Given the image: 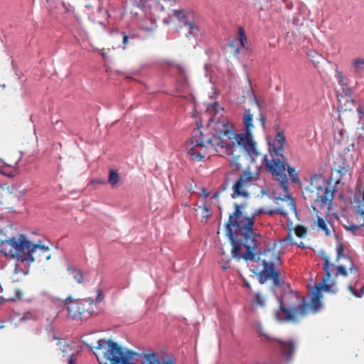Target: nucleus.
Masks as SVG:
<instances>
[{"label": "nucleus", "instance_id": "obj_51", "mask_svg": "<svg viewBox=\"0 0 364 364\" xmlns=\"http://www.w3.org/2000/svg\"><path fill=\"white\" fill-rule=\"evenodd\" d=\"M245 286H246L247 287H248V288H250V284H247V283H245Z\"/></svg>", "mask_w": 364, "mask_h": 364}, {"label": "nucleus", "instance_id": "obj_10", "mask_svg": "<svg viewBox=\"0 0 364 364\" xmlns=\"http://www.w3.org/2000/svg\"><path fill=\"white\" fill-rule=\"evenodd\" d=\"M320 255L323 261V270L325 275L323 278V282L330 280L332 274L335 277L343 276L346 277L348 275V268L343 265L335 266L333 263L330 262L329 257L324 252H321Z\"/></svg>", "mask_w": 364, "mask_h": 364}, {"label": "nucleus", "instance_id": "obj_22", "mask_svg": "<svg viewBox=\"0 0 364 364\" xmlns=\"http://www.w3.org/2000/svg\"><path fill=\"white\" fill-rule=\"evenodd\" d=\"M352 65L355 74H361L363 72H364V58H358L353 59L352 60Z\"/></svg>", "mask_w": 364, "mask_h": 364}, {"label": "nucleus", "instance_id": "obj_40", "mask_svg": "<svg viewBox=\"0 0 364 364\" xmlns=\"http://www.w3.org/2000/svg\"><path fill=\"white\" fill-rule=\"evenodd\" d=\"M348 261L350 262V265H349L348 269H349L350 272H353L354 271V269H355L354 268V264H353V262L350 259L349 257H348Z\"/></svg>", "mask_w": 364, "mask_h": 364}, {"label": "nucleus", "instance_id": "obj_18", "mask_svg": "<svg viewBox=\"0 0 364 364\" xmlns=\"http://www.w3.org/2000/svg\"><path fill=\"white\" fill-rule=\"evenodd\" d=\"M334 168L338 173L343 176L347 174L350 171V164L342 157H339L337 161L334 163Z\"/></svg>", "mask_w": 364, "mask_h": 364}, {"label": "nucleus", "instance_id": "obj_25", "mask_svg": "<svg viewBox=\"0 0 364 364\" xmlns=\"http://www.w3.org/2000/svg\"><path fill=\"white\" fill-rule=\"evenodd\" d=\"M316 224L318 228L321 230L325 232L326 235H331L330 229L328 227V225L326 223V221L324 220L323 218H320L319 216L317 217V221Z\"/></svg>", "mask_w": 364, "mask_h": 364}, {"label": "nucleus", "instance_id": "obj_43", "mask_svg": "<svg viewBox=\"0 0 364 364\" xmlns=\"http://www.w3.org/2000/svg\"><path fill=\"white\" fill-rule=\"evenodd\" d=\"M68 301V297H66L63 301L58 300L60 306H62L63 304L65 305Z\"/></svg>", "mask_w": 364, "mask_h": 364}, {"label": "nucleus", "instance_id": "obj_15", "mask_svg": "<svg viewBox=\"0 0 364 364\" xmlns=\"http://www.w3.org/2000/svg\"><path fill=\"white\" fill-rule=\"evenodd\" d=\"M141 364H175V360L173 357L160 360L156 353H151L144 355Z\"/></svg>", "mask_w": 364, "mask_h": 364}, {"label": "nucleus", "instance_id": "obj_9", "mask_svg": "<svg viewBox=\"0 0 364 364\" xmlns=\"http://www.w3.org/2000/svg\"><path fill=\"white\" fill-rule=\"evenodd\" d=\"M257 178V175L252 171L248 169L245 170L232 186V197L233 198L247 197L249 196L248 188L251 186L252 182Z\"/></svg>", "mask_w": 364, "mask_h": 364}, {"label": "nucleus", "instance_id": "obj_27", "mask_svg": "<svg viewBox=\"0 0 364 364\" xmlns=\"http://www.w3.org/2000/svg\"><path fill=\"white\" fill-rule=\"evenodd\" d=\"M240 156H233L230 165L233 171H238L241 168V163L240 162Z\"/></svg>", "mask_w": 364, "mask_h": 364}, {"label": "nucleus", "instance_id": "obj_38", "mask_svg": "<svg viewBox=\"0 0 364 364\" xmlns=\"http://www.w3.org/2000/svg\"><path fill=\"white\" fill-rule=\"evenodd\" d=\"M103 300V295L101 289L97 290V301H102Z\"/></svg>", "mask_w": 364, "mask_h": 364}, {"label": "nucleus", "instance_id": "obj_31", "mask_svg": "<svg viewBox=\"0 0 364 364\" xmlns=\"http://www.w3.org/2000/svg\"><path fill=\"white\" fill-rule=\"evenodd\" d=\"M348 290L357 298H361L363 296V291L364 290V287L361 288L360 291H358L355 288L349 285L348 287Z\"/></svg>", "mask_w": 364, "mask_h": 364}, {"label": "nucleus", "instance_id": "obj_20", "mask_svg": "<svg viewBox=\"0 0 364 364\" xmlns=\"http://www.w3.org/2000/svg\"><path fill=\"white\" fill-rule=\"evenodd\" d=\"M120 176L115 170H110L108 176V183L112 188H117L119 186Z\"/></svg>", "mask_w": 364, "mask_h": 364}, {"label": "nucleus", "instance_id": "obj_8", "mask_svg": "<svg viewBox=\"0 0 364 364\" xmlns=\"http://www.w3.org/2000/svg\"><path fill=\"white\" fill-rule=\"evenodd\" d=\"M267 253L271 254L273 256V259H264L262 261L264 269L259 273V280L261 284H264L268 279H272L273 281L274 286L277 287L280 284V273L275 267V264L280 263L281 259L276 253L272 252L270 250H268Z\"/></svg>", "mask_w": 364, "mask_h": 364}, {"label": "nucleus", "instance_id": "obj_13", "mask_svg": "<svg viewBox=\"0 0 364 364\" xmlns=\"http://www.w3.org/2000/svg\"><path fill=\"white\" fill-rule=\"evenodd\" d=\"M82 301H73L70 296V318L80 320L87 319L90 315L88 309H85Z\"/></svg>", "mask_w": 364, "mask_h": 364}, {"label": "nucleus", "instance_id": "obj_55", "mask_svg": "<svg viewBox=\"0 0 364 364\" xmlns=\"http://www.w3.org/2000/svg\"><path fill=\"white\" fill-rule=\"evenodd\" d=\"M3 326H0V328H1Z\"/></svg>", "mask_w": 364, "mask_h": 364}, {"label": "nucleus", "instance_id": "obj_16", "mask_svg": "<svg viewBox=\"0 0 364 364\" xmlns=\"http://www.w3.org/2000/svg\"><path fill=\"white\" fill-rule=\"evenodd\" d=\"M184 28L187 30L186 36L188 38H195L200 32L199 26L193 21H186Z\"/></svg>", "mask_w": 364, "mask_h": 364}, {"label": "nucleus", "instance_id": "obj_12", "mask_svg": "<svg viewBox=\"0 0 364 364\" xmlns=\"http://www.w3.org/2000/svg\"><path fill=\"white\" fill-rule=\"evenodd\" d=\"M134 6L143 11L152 9L154 11H163L166 6H171L174 0H132Z\"/></svg>", "mask_w": 364, "mask_h": 364}, {"label": "nucleus", "instance_id": "obj_6", "mask_svg": "<svg viewBox=\"0 0 364 364\" xmlns=\"http://www.w3.org/2000/svg\"><path fill=\"white\" fill-rule=\"evenodd\" d=\"M6 242L11 248L8 253L6 250H3L4 253L28 266L36 261V256L34 257L33 254L41 250V247L35 246V244L27 240L24 235H20L18 238L13 237Z\"/></svg>", "mask_w": 364, "mask_h": 364}, {"label": "nucleus", "instance_id": "obj_11", "mask_svg": "<svg viewBox=\"0 0 364 364\" xmlns=\"http://www.w3.org/2000/svg\"><path fill=\"white\" fill-rule=\"evenodd\" d=\"M289 183L287 182V186ZM280 188L283 190L284 193V198H282L280 197L277 198V200H280L282 202L287 203V208L284 205H279L277 208L274 210H270L267 211L265 213L268 215H273L274 214H278L280 215L286 216L289 214V213H296V205L294 204V201L293 198H291L288 192L289 187L287 186V189L285 191L280 185Z\"/></svg>", "mask_w": 364, "mask_h": 364}, {"label": "nucleus", "instance_id": "obj_28", "mask_svg": "<svg viewBox=\"0 0 364 364\" xmlns=\"http://www.w3.org/2000/svg\"><path fill=\"white\" fill-rule=\"evenodd\" d=\"M336 262H338L341 258L345 257L344 245L342 242H338L336 245Z\"/></svg>", "mask_w": 364, "mask_h": 364}, {"label": "nucleus", "instance_id": "obj_49", "mask_svg": "<svg viewBox=\"0 0 364 364\" xmlns=\"http://www.w3.org/2000/svg\"><path fill=\"white\" fill-rule=\"evenodd\" d=\"M281 205H284L285 208H287V203H284V202H282V204Z\"/></svg>", "mask_w": 364, "mask_h": 364}, {"label": "nucleus", "instance_id": "obj_23", "mask_svg": "<svg viewBox=\"0 0 364 364\" xmlns=\"http://www.w3.org/2000/svg\"><path fill=\"white\" fill-rule=\"evenodd\" d=\"M234 41H238V45L242 48H246V43L247 42V39L245 35V30L242 27H240L238 29V36L237 38L234 39Z\"/></svg>", "mask_w": 364, "mask_h": 364}, {"label": "nucleus", "instance_id": "obj_33", "mask_svg": "<svg viewBox=\"0 0 364 364\" xmlns=\"http://www.w3.org/2000/svg\"><path fill=\"white\" fill-rule=\"evenodd\" d=\"M122 35H123V39H122L123 48H125V47L129 44V40L134 39L135 36L133 34H130L129 36H127L124 33H122Z\"/></svg>", "mask_w": 364, "mask_h": 364}, {"label": "nucleus", "instance_id": "obj_37", "mask_svg": "<svg viewBox=\"0 0 364 364\" xmlns=\"http://www.w3.org/2000/svg\"><path fill=\"white\" fill-rule=\"evenodd\" d=\"M9 239H4L3 238V234L1 232H0V246H2L4 245H7L6 240H9Z\"/></svg>", "mask_w": 364, "mask_h": 364}, {"label": "nucleus", "instance_id": "obj_19", "mask_svg": "<svg viewBox=\"0 0 364 364\" xmlns=\"http://www.w3.org/2000/svg\"><path fill=\"white\" fill-rule=\"evenodd\" d=\"M35 246L41 247V251H37L36 254H33L34 257L36 256V261L41 262L43 259L48 260L50 259V255L48 254V247L41 245L38 244H35Z\"/></svg>", "mask_w": 364, "mask_h": 364}, {"label": "nucleus", "instance_id": "obj_2", "mask_svg": "<svg viewBox=\"0 0 364 364\" xmlns=\"http://www.w3.org/2000/svg\"><path fill=\"white\" fill-rule=\"evenodd\" d=\"M235 210L230 215L226 223V235L230 240L232 257L254 261L256 258L259 235L253 229L255 215H248L243 211V205H234Z\"/></svg>", "mask_w": 364, "mask_h": 364}, {"label": "nucleus", "instance_id": "obj_1", "mask_svg": "<svg viewBox=\"0 0 364 364\" xmlns=\"http://www.w3.org/2000/svg\"><path fill=\"white\" fill-rule=\"evenodd\" d=\"M242 122L245 132L235 134L232 125L226 118L218 120L214 124L215 133L210 135L203 126L193 129L186 141L185 147L187 156L193 161H202L208 154L215 152L218 156H225L231 151V144L228 140L235 139L238 145L250 154H258L257 145L253 140V114L250 109H246Z\"/></svg>", "mask_w": 364, "mask_h": 364}, {"label": "nucleus", "instance_id": "obj_54", "mask_svg": "<svg viewBox=\"0 0 364 364\" xmlns=\"http://www.w3.org/2000/svg\"><path fill=\"white\" fill-rule=\"evenodd\" d=\"M265 336H266V338L270 339L267 336L265 335Z\"/></svg>", "mask_w": 364, "mask_h": 364}, {"label": "nucleus", "instance_id": "obj_3", "mask_svg": "<svg viewBox=\"0 0 364 364\" xmlns=\"http://www.w3.org/2000/svg\"><path fill=\"white\" fill-rule=\"evenodd\" d=\"M95 355L100 364H134L130 361L136 353L108 339H100Z\"/></svg>", "mask_w": 364, "mask_h": 364}, {"label": "nucleus", "instance_id": "obj_30", "mask_svg": "<svg viewBox=\"0 0 364 364\" xmlns=\"http://www.w3.org/2000/svg\"><path fill=\"white\" fill-rule=\"evenodd\" d=\"M295 235L301 238L304 237L307 232V230L306 228H304L302 225H297L294 228Z\"/></svg>", "mask_w": 364, "mask_h": 364}, {"label": "nucleus", "instance_id": "obj_52", "mask_svg": "<svg viewBox=\"0 0 364 364\" xmlns=\"http://www.w3.org/2000/svg\"><path fill=\"white\" fill-rule=\"evenodd\" d=\"M24 274H28V270H26V272H23Z\"/></svg>", "mask_w": 364, "mask_h": 364}, {"label": "nucleus", "instance_id": "obj_21", "mask_svg": "<svg viewBox=\"0 0 364 364\" xmlns=\"http://www.w3.org/2000/svg\"><path fill=\"white\" fill-rule=\"evenodd\" d=\"M70 276H72L77 284H82L85 282L83 273L78 269L70 267Z\"/></svg>", "mask_w": 364, "mask_h": 364}, {"label": "nucleus", "instance_id": "obj_7", "mask_svg": "<svg viewBox=\"0 0 364 364\" xmlns=\"http://www.w3.org/2000/svg\"><path fill=\"white\" fill-rule=\"evenodd\" d=\"M333 190L322 174H314L310 184L305 188V198L320 205H329L333 198Z\"/></svg>", "mask_w": 364, "mask_h": 364}, {"label": "nucleus", "instance_id": "obj_45", "mask_svg": "<svg viewBox=\"0 0 364 364\" xmlns=\"http://www.w3.org/2000/svg\"><path fill=\"white\" fill-rule=\"evenodd\" d=\"M292 239V235L291 233H289L288 236L287 237V238L284 240L285 241H291Z\"/></svg>", "mask_w": 364, "mask_h": 364}, {"label": "nucleus", "instance_id": "obj_53", "mask_svg": "<svg viewBox=\"0 0 364 364\" xmlns=\"http://www.w3.org/2000/svg\"><path fill=\"white\" fill-rule=\"evenodd\" d=\"M3 164V161L0 159V166Z\"/></svg>", "mask_w": 364, "mask_h": 364}, {"label": "nucleus", "instance_id": "obj_44", "mask_svg": "<svg viewBox=\"0 0 364 364\" xmlns=\"http://www.w3.org/2000/svg\"><path fill=\"white\" fill-rule=\"evenodd\" d=\"M265 213L266 212L264 211L262 209H259V210H255V214H257V215H259Z\"/></svg>", "mask_w": 364, "mask_h": 364}, {"label": "nucleus", "instance_id": "obj_41", "mask_svg": "<svg viewBox=\"0 0 364 364\" xmlns=\"http://www.w3.org/2000/svg\"><path fill=\"white\" fill-rule=\"evenodd\" d=\"M100 54L102 55V58H103L104 59H106L107 53V52L105 51V48L101 49V50H100Z\"/></svg>", "mask_w": 364, "mask_h": 364}, {"label": "nucleus", "instance_id": "obj_26", "mask_svg": "<svg viewBox=\"0 0 364 364\" xmlns=\"http://www.w3.org/2000/svg\"><path fill=\"white\" fill-rule=\"evenodd\" d=\"M228 46L231 49L230 53L233 56H237L239 54L240 49L242 48L238 45V41L234 40L229 43Z\"/></svg>", "mask_w": 364, "mask_h": 364}, {"label": "nucleus", "instance_id": "obj_35", "mask_svg": "<svg viewBox=\"0 0 364 364\" xmlns=\"http://www.w3.org/2000/svg\"><path fill=\"white\" fill-rule=\"evenodd\" d=\"M254 301L259 306H263L264 304V299L259 294L255 295Z\"/></svg>", "mask_w": 364, "mask_h": 364}, {"label": "nucleus", "instance_id": "obj_47", "mask_svg": "<svg viewBox=\"0 0 364 364\" xmlns=\"http://www.w3.org/2000/svg\"><path fill=\"white\" fill-rule=\"evenodd\" d=\"M21 291L20 290H17L16 291V295H17V297L20 299H21Z\"/></svg>", "mask_w": 364, "mask_h": 364}, {"label": "nucleus", "instance_id": "obj_48", "mask_svg": "<svg viewBox=\"0 0 364 364\" xmlns=\"http://www.w3.org/2000/svg\"><path fill=\"white\" fill-rule=\"evenodd\" d=\"M20 272H21V269H20L18 266H16L14 273H18Z\"/></svg>", "mask_w": 364, "mask_h": 364}, {"label": "nucleus", "instance_id": "obj_29", "mask_svg": "<svg viewBox=\"0 0 364 364\" xmlns=\"http://www.w3.org/2000/svg\"><path fill=\"white\" fill-rule=\"evenodd\" d=\"M287 171L290 177L291 181L292 183L299 182V178L298 177L297 172L296 171L294 168L289 166L287 168Z\"/></svg>", "mask_w": 364, "mask_h": 364}, {"label": "nucleus", "instance_id": "obj_32", "mask_svg": "<svg viewBox=\"0 0 364 364\" xmlns=\"http://www.w3.org/2000/svg\"><path fill=\"white\" fill-rule=\"evenodd\" d=\"M150 21L151 22V26L150 27L143 26H141L142 30H144L145 31H154L156 29L157 26L156 23V20L154 18H150Z\"/></svg>", "mask_w": 364, "mask_h": 364}, {"label": "nucleus", "instance_id": "obj_36", "mask_svg": "<svg viewBox=\"0 0 364 364\" xmlns=\"http://www.w3.org/2000/svg\"><path fill=\"white\" fill-rule=\"evenodd\" d=\"M259 121L260 122V125L262 128L264 129L265 127V117L262 113H259Z\"/></svg>", "mask_w": 364, "mask_h": 364}, {"label": "nucleus", "instance_id": "obj_42", "mask_svg": "<svg viewBox=\"0 0 364 364\" xmlns=\"http://www.w3.org/2000/svg\"><path fill=\"white\" fill-rule=\"evenodd\" d=\"M358 227L355 225H350L348 229L350 230L352 232H355L358 230Z\"/></svg>", "mask_w": 364, "mask_h": 364}, {"label": "nucleus", "instance_id": "obj_5", "mask_svg": "<svg viewBox=\"0 0 364 364\" xmlns=\"http://www.w3.org/2000/svg\"><path fill=\"white\" fill-rule=\"evenodd\" d=\"M323 289L329 290L330 286L322 284L316 286L312 292L311 304L302 302L297 306L291 307L290 305L286 304L283 299H279V309L276 311L277 318L282 319L279 314L282 313L286 321L296 322L299 318L304 317L311 309L316 311L320 306L321 291Z\"/></svg>", "mask_w": 364, "mask_h": 364}, {"label": "nucleus", "instance_id": "obj_4", "mask_svg": "<svg viewBox=\"0 0 364 364\" xmlns=\"http://www.w3.org/2000/svg\"><path fill=\"white\" fill-rule=\"evenodd\" d=\"M286 137L282 131L278 132L272 144L269 143L271 159L264 158L265 165L269 172L275 176L280 186L287 189V176L285 173L286 164L284 156V144Z\"/></svg>", "mask_w": 364, "mask_h": 364}, {"label": "nucleus", "instance_id": "obj_39", "mask_svg": "<svg viewBox=\"0 0 364 364\" xmlns=\"http://www.w3.org/2000/svg\"><path fill=\"white\" fill-rule=\"evenodd\" d=\"M289 296L292 297L293 299H295L296 301H297L299 300V297H298V296H297V295H296V294H291H291H286V295H285V296L283 298V299H284L285 298L289 297Z\"/></svg>", "mask_w": 364, "mask_h": 364}, {"label": "nucleus", "instance_id": "obj_24", "mask_svg": "<svg viewBox=\"0 0 364 364\" xmlns=\"http://www.w3.org/2000/svg\"><path fill=\"white\" fill-rule=\"evenodd\" d=\"M173 14L183 26L186 21H190L188 13L185 10H174Z\"/></svg>", "mask_w": 364, "mask_h": 364}, {"label": "nucleus", "instance_id": "obj_50", "mask_svg": "<svg viewBox=\"0 0 364 364\" xmlns=\"http://www.w3.org/2000/svg\"><path fill=\"white\" fill-rule=\"evenodd\" d=\"M63 6L65 7V11H68V9L65 6L64 3H63Z\"/></svg>", "mask_w": 364, "mask_h": 364}, {"label": "nucleus", "instance_id": "obj_14", "mask_svg": "<svg viewBox=\"0 0 364 364\" xmlns=\"http://www.w3.org/2000/svg\"><path fill=\"white\" fill-rule=\"evenodd\" d=\"M279 343L282 354L287 358L290 359L296 349V342L294 340L284 341L282 339H275Z\"/></svg>", "mask_w": 364, "mask_h": 364}, {"label": "nucleus", "instance_id": "obj_34", "mask_svg": "<svg viewBox=\"0 0 364 364\" xmlns=\"http://www.w3.org/2000/svg\"><path fill=\"white\" fill-rule=\"evenodd\" d=\"M62 343H63V341H59V342L58 343V345L60 346V349L61 350L62 353H63V355L65 356V354L66 353L67 350L68 348V345L66 343V341H64L63 345L61 347Z\"/></svg>", "mask_w": 364, "mask_h": 364}, {"label": "nucleus", "instance_id": "obj_17", "mask_svg": "<svg viewBox=\"0 0 364 364\" xmlns=\"http://www.w3.org/2000/svg\"><path fill=\"white\" fill-rule=\"evenodd\" d=\"M336 76L337 80L338 82L339 85L342 87L343 92L346 96H351L352 95V90L348 85L347 80L341 71H336Z\"/></svg>", "mask_w": 364, "mask_h": 364}, {"label": "nucleus", "instance_id": "obj_46", "mask_svg": "<svg viewBox=\"0 0 364 364\" xmlns=\"http://www.w3.org/2000/svg\"><path fill=\"white\" fill-rule=\"evenodd\" d=\"M70 364H75L73 355L70 356Z\"/></svg>", "mask_w": 364, "mask_h": 364}]
</instances>
